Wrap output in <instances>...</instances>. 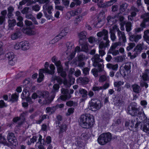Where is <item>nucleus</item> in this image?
I'll use <instances>...</instances> for the list:
<instances>
[{
	"instance_id": "nucleus-1",
	"label": "nucleus",
	"mask_w": 149,
	"mask_h": 149,
	"mask_svg": "<svg viewBox=\"0 0 149 149\" xmlns=\"http://www.w3.org/2000/svg\"><path fill=\"white\" fill-rule=\"evenodd\" d=\"M49 63L47 62H45L44 65V68L41 69L39 70V77L37 79L38 82L40 83L43 81L44 77L43 73H47L48 74H54L55 67L52 64L50 65L49 67L50 70L49 69Z\"/></svg>"
},
{
	"instance_id": "nucleus-2",
	"label": "nucleus",
	"mask_w": 149,
	"mask_h": 149,
	"mask_svg": "<svg viewBox=\"0 0 149 149\" xmlns=\"http://www.w3.org/2000/svg\"><path fill=\"white\" fill-rule=\"evenodd\" d=\"M74 71V68L70 69L68 75L69 79V81H67L65 79L63 81L60 77L55 76H53L52 78V81H56L59 84H61L62 83H63L64 85L67 87H69L71 85L73 84L74 82L75 79L72 76V75Z\"/></svg>"
},
{
	"instance_id": "nucleus-3",
	"label": "nucleus",
	"mask_w": 149,
	"mask_h": 149,
	"mask_svg": "<svg viewBox=\"0 0 149 149\" xmlns=\"http://www.w3.org/2000/svg\"><path fill=\"white\" fill-rule=\"evenodd\" d=\"M94 121L93 116L89 114H86L81 116L80 123L82 127L88 128L93 125Z\"/></svg>"
},
{
	"instance_id": "nucleus-4",
	"label": "nucleus",
	"mask_w": 149,
	"mask_h": 149,
	"mask_svg": "<svg viewBox=\"0 0 149 149\" xmlns=\"http://www.w3.org/2000/svg\"><path fill=\"white\" fill-rule=\"evenodd\" d=\"M7 139L10 143L9 144L7 143L5 137L2 136V135L0 134V143L3 144L4 145H13L16 146L17 145V141L13 133H9L8 135Z\"/></svg>"
},
{
	"instance_id": "nucleus-5",
	"label": "nucleus",
	"mask_w": 149,
	"mask_h": 149,
	"mask_svg": "<svg viewBox=\"0 0 149 149\" xmlns=\"http://www.w3.org/2000/svg\"><path fill=\"white\" fill-rule=\"evenodd\" d=\"M52 61L57 67L58 73L60 74L63 78H65L66 76V74L65 71L63 69L61 61H57V58L56 56H54L52 58Z\"/></svg>"
},
{
	"instance_id": "nucleus-6",
	"label": "nucleus",
	"mask_w": 149,
	"mask_h": 149,
	"mask_svg": "<svg viewBox=\"0 0 149 149\" xmlns=\"http://www.w3.org/2000/svg\"><path fill=\"white\" fill-rule=\"evenodd\" d=\"M111 135L110 133L108 132L101 134L98 137L97 141L101 145L105 144L108 141L111 140Z\"/></svg>"
},
{
	"instance_id": "nucleus-7",
	"label": "nucleus",
	"mask_w": 149,
	"mask_h": 149,
	"mask_svg": "<svg viewBox=\"0 0 149 149\" xmlns=\"http://www.w3.org/2000/svg\"><path fill=\"white\" fill-rule=\"evenodd\" d=\"M101 107L100 102L97 100L92 99L89 102L88 108L93 111H95L100 109Z\"/></svg>"
},
{
	"instance_id": "nucleus-8",
	"label": "nucleus",
	"mask_w": 149,
	"mask_h": 149,
	"mask_svg": "<svg viewBox=\"0 0 149 149\" xmlns=\"http://www.w3.org/2000/svg\"><path fill=\"white\" fill-rule=\"evenodd\" d=\"M136 103H132L131 104L127 109L128 113L132 116H136L141 114L143 115L144 113L142 110H141V113L140 114L138 112V111L136 108Z\"/></svg>"
},
{
	"instance_id": "nucleus-9",
	"label": "nucleus",
	"mask_w": 149,
	"mask_h": 149,
	"mask_svg": "<svg viewBox=\"0 0 149 149\" xmlns=\"http://www.w3.org/2000/svg\"><path fill=\"white\" fill-rule=\"evenodd\" d=\"M92 60L93 62V65L94 67L98 66L99 70L100 71H102L104 68V65L102 63L100 64L98 63L99 62H102L103 60L99 58V56L98 54L94 55L92 58Z\"/></svg>"
},
{
	"instance_id": "nucleus-10",
	"label": "nucleus",
	"mask_w": 149,
	"mask_h": 149,
	"mask_svg": "<svg viewBox=\"0 0 149 149\" xmlns=\"http://www.w3.org/2000/svg\"><path fill=\"white\" fill-rule=\"evenodd\" d=\"M44 97L45 98H47L49 100V102H51L54 97V95L51 98L49 97V93L47 92H44L42 93L40 91H38L37 93H34L32 95V98L35 99L37 97Z\"/></svg>"
},
{
	"instance_id": "nucleus-11",
	"label": "nucleus",
	"mask_w": 149,
	"mask_h": 149,
	"mask_svg": "<svg viewBox=\"0 0 149 149\" xmlns=\"http://www.w3.org/2000/svg\"><path fill=\"white\" fill-rule=\"evenodd\" d=\"M109 41L108 39V38H103V40L100 43L99 46V52L100 55L102 56H103L105 54V52L102 49L109 47Z\"/></svg>"
},
{
	"instance_id": "nucleus-12",
	"label": "nucleus",
	"mask_w": 149,
	"mask_h": 149,
	"mask_svg": "<svg viewBox=\"0 0 149 149\" xmlns=\"http://www.w3.org/2000/svg\"><path fill=\"white\" fill-rule=\"evenodd\" d=\"M143 18V20L140 25L141 27L137 29L136 31L138 32L143 30V28H146L147 26H149V13H147L144 14Z\"/></svg>"
},
{
	"instance_id": "nucleus-13",
	"label": "nucleus",
	"mask_w": 149,
	"mask_h": 149,
	"mask_svg": "<svg viewBox=\"0 0 149 149\" xmlns=\"http://www.w3.org/2000/svg\"><path fill=\"white\" fill-rule=\"evenodd\" d=\"M130 66L129 64H127L124 68L121 67L120 72L122 76L125 78H127L128 74L130 72Z\"/></svg>"
},
{
	"instance_id": "nucleus-14",
	"label": "nucleus",
	"mask_w": 149,
	"mask_h": 149,
	"mask_svg": "<svg viewBox=\"0 0 149 149\" xmlns=\"http://www.w3.org/2000/svg\"><path fill=\"white\" fill-rule=\"evenodd\" d=\"M73 91V90H70L69 91L70 94L67 89L62 88L61 89V93L63 95L60 97V99L62 100L65 101L68 99L70 98L71 97L70 94H72Z\"/></svg>"
},
{
	"instance_id": "nucleus-15",
	"label": "nucleus",
	"mask_w": 149,
	"mask_h": 149,
	"mask_svg": "<svg viewBox=\"0 0 149 149\" xmlns=\"http://www.w3.org/2000/svg\"><path fill=\"white\" fill-rule=\"evenodd\" d=\"M6 56L8 58L9 65H13L16 63L17 58L13 53H8L6 55Z\"/></svg>"
},
{
	"instance_id": "nucleus-16",
	"label": "nucleus",
	"mask_w": 149,
	"mask_h": 149,
	"mask_svg": "<svg viewBox=\"0 0 149 149\" xmlns=\"http://www.w3.org/2000/svg\"><path fill=\"white\" fill-rule=\"evenodd\" d=\"M30 93L25 88L21 94V97L22 99H26V100L30 104H31L33 102L30 96Z\"/></svg>"
},
{
	"instance_id": "nucleus-17",
	"label": "nucleus",
	"mask_w": 149,
	"mask_h": 149,
	"mask_svg": "<svg viewBox=\"0 0 149 149\" xmlns=\"http://www.w3.org/2000/svg\"><path fill=\"white\" fill-rule=\"evenodd\" d=\"M142 50V46L141 45H138L134 49V51L136 52V54L134 55H132L130 52L128 53L127 56L130 57L131 59H133L136 57L137 54L141 53Z\"/></svg>"
},
{
	"instance_id": "nucleus-18",
	"label": "nucleus",
	"mask_w": 149,
	"mask_h": 149,
	"mask_svg": "<svg viewBox=\"0 0 149 149\" xmlns=\"http://www.w3.org/2000/svg\"><path fill=\"white\" fill-rule=\"evenodd\" d=\"M43 11L44 13H46L47 12L49 15L52 13V11L53 10V6L52 5L47 4H45L43 7Z\"/></svg>"
},
{
	"instance_id": "nucleus-19",
	"label": "nucleus",
	"mask_w": 149,
	"mask_h": 149,
	"mask_svg": "<svg viewBox=\"0 0 149 149\" xmlns=\"http://www.w3.org/2000/svg\"><path fill=\"white\" fill-rule=\"evenodd\" d=\"M21 49L23 51H26L29 50L31 47V45L27 41H22L20 42Z\"/></svg>"
},
{
	"instance_id": "nucleus-20",
	"label": "nucleus",
	"mask_w": 149,
	"mask_h": 149,
	"mask_svg": "<svg viewBox=\"0 0 149 149\" xmlns=\"http://www.w3.org/2000/svg\"><path fill=\"white\" fill-rule=\"evenodd\" d=\"M85 56L84 55L79 56L78 61L72 63V65H76L80 67H82L84 65V63L83 62H80V61L84 59Z\"/></svg>"
},
{
	"instance_id": "nucleus-21",
	"label": "nucleus",
	"mask_w": 149,
	"mask_h": 149,
	"mask_svg": "<svg viewBox=\"0 0 149 149\" xmlns=\"http://www.w3.org/2000/svg\"><path fill=\"white\" fill-rule=\"evenodd\" d=\"M121 45V43L120 42H116L114 43L113 45L111 47L110 49L109 50V52H111V53L114 56H116L119 54V52L118 50H116L113 51L111 52V51L113 50L116 48L118 46L120 45Z\"/></svg>"
},
{
	"instance_id": "nucleus-22",
	"label": "nucleus",
	"mask_w": 149,
	"mask_h": 149,
	"mask_svg": "<svg viewBox=\"0 0 149 149\" xmlns=\"http://www.w3.org/2000/svg\"><path fill=\"white\" fill-rule=\"evenodd\" d=\"M42 136L40 135H39L38 142V143H37V144L39 143L40 144V145H41V144L40 143V142L41 141L42 143V145L43 146L44 145H46V143H47V144H49L51 142V138L50 136H48L47 137L46 141V143H45L44 142V140L43 139H42Z\"/></svg>"
},
{
	"instance_id": "nucleus-23",
	"label": "nucleus",
	"mask_w": 149,
	"mask_h": 149,
	"mask_svg": "<svg viewBox=\"0 0 149 149\" xmlns=\"http://www.w3.org/2000/svg\"><path fill=\"white\" fill-rule=\"evenodd\" d=\"M32 29L29 28L23 27L22 29V31L29 36L34 35L35 34V32L34 31L32 30Z\"/></svg>"
},
{
	"instance_id": "nucleus-24",
	"label": "nucleus",
	"mask_w": 149,
	"mask_h": 149,
	"mask_svg": "<svg viewBox=\"0 0 149 149\" xmlns=\"http://www.w3.org/2000/svg\"><path fill=\"white\" fill-rule=\"evenodd\" d=\"M79 92L82 97V98L81 100V101L83 102L87 98V91L84 89L80 88L79 90Z\"/></svg>"
},
{
	"instance_id": "nucleus-25",
	"label": "nucleus",
	"mask_w": 149,
	"mask_h": 149,
	"mask_svg": "<svg viewBox=\"0 0 149 149\" xmlns=\"http://www.w3.org/2000/svg\"><path fill=\"white\" fill-rule=\"evenodd\" d=\"M108 32L105 29L97 33V35L98 37H108Z\"/></svg>"
},
{
	"instance_id": "nucleus-26",
	"label": "nucleus",
	"mask_w": 149,
	"mask_h": 149,
	"mask_svg": "<svg viewBox=\"0 0 149 149\" xmlns=\"http://www.w3.org/2000/svg\"><path fill=\"white\" fill-rule=\"evenodd\" d=\"M143 130L145 132L149 133V119H147L144 121Z\"/></svg>"
},
{
	"instance_id": "nucleus-27",
	"label": "nucleus",
	"mask_w": 149,
	"mask_h": 149,
	"mask_svg": "<svg viewBox=\"0 0 149 149\" xmlns=\"http://www.w3.org/2000/svg\"><path fill=\"white\" fill-rule=\"evenodd\" d=\"M8 28L10 29H13V27L16 24V20L14 19H8Z\"/></svg>"
},
{
	"instance_id": "nucleus-28",
	"label": "nucleus",
	"mask_w": 149,
	"mask_h": 149,
	"mask_svg": "<svg viewBox=\"0 0 149 149\" xmlns=\"http://www.w3.org/2000/svg\"><path fill=\"white\" fill-rule=\"evenodd\" d=\"M69 31V29L68 28L65 27L63 29H61L60 33L57 35L55 37H57L59 36L63 37L66 36Z\"/></svg>"
},
{
	"instance_id": "nucleus-29",
	"label": "nucleus",
	"mask_w": 149,
	"mask_h": 149,
	"mask_svg": "<svg viewBox=\"0 0 149 149\" xmlns=\"http://www.w3.org/2000/svg\"><path fill=\"white\" fill-rule=\"evenodd\" d=\"M140 77L144 81L149 80V70H146Z\"/></svg>"
},
{
	"instance_id": "nucleus-30",
	"label": "nucleus",
	"mask_w": 149,
	"mask_h": 149,
	"mask_svg": "<svg viewBox=\"0 0 149 149\" xmlns=\"http://www.w3.org/2000/svg\"><path fill=\"white\" fill-rule=\"evenodd\" d=\"M116 30L118 31L119 30L117 26L116 25H114L112 27V29H110V37H115V30Z\"/></svg>"
},
{
	"instance_id": "nucleus-31",
	"label": "nucleus",
	"mask_w": 149,
	"mask_h": 149,
	"mask_svg": "<svg viewBox=\"0 0 149 149\" xmlns=\"http://www.w3.org/2000/svg\"><path fill=\"white\" fill-rule=\"evenodd\" d=\"M107 25L111 26L113 24L116 22V19L115 18L110 16L107 17Z\"/></svg>"
},
{
	"instance_id": "nucleus-32",
	"label": "nucleus",
	"mask_w": 149,
	"mask_h": 149,
	"mask_svg": "<svg viewBox=\"0 0 149 149\" xmlns=\"http://www.w3.org/2000/svg\"><path fill=\"white\" fill-rule=\"evenodd\" d=\"M104 16L101 18H98V22L96 24L97 27L100 28L104 24Z\"/></svg>"
},
{
	"instance_id": "nucleus-33",
	"label": "nucleus",
	"mask_w": 149,
	"mask_h": 149,
	"mask_svg": "<svg viewBox=\"0 0 149 149\" xmlns=\"http://www.w3.org/2000/svg\"><path fill=\"white\" fill-rule=\"evenodd\" d=\"M89 81V79L86 77H80L77 80V81L78 83H81L84 84H86Z\"/></svg>"
},
{
	"instance_id": "nucleus-34",
	"label": "nucleus",
	"mask_w": 149,
	"mask_h": 149,
	"mask_svg": "<svg viewBox=\"0 0 149 149\" xmlns=\"http://www.w3.org/2000/svg\"><path fill=\"white\" fill-rule=\"evenodd\" d=\"M107 67L109 69L116 71L118 68V65L117 64L113 65L111 63H108L107 65Z\"/></svg>"
},
{
	"instance_id": "nucleus-35",
	"label": "nucleus",
	"mask_w": 149,
	"mask_h": 149,
	"mask_svg": "<svg viewBox=\"0 0 149 149\" xmlns=\"http://www.w3.org/2000/svg\"><path fill=\"white\" fill-rule=\"evenodd\" d=\"M24 23L26 26L27 28H29L31 29H33L34 26L33 25L32 22L28 20H25L24 21Z\"/></svg>"
},
{
	"instance_id": "nucleus-36",
	"label": "nucleus",
	"mask_w": 149,
	"mask_h": 149,
	"mask_svg": "<svg viewBox=\"0 0 149 149\" xmlns=\"http://www.w3.org/2000/svg\"><path fill=\"white\" fill-rule=\"evenodd\" d=\"M60 86L59 84H55L53 86L52 92L53 93H55L58 92L59 91Z\"/></svg>"
},
{
	"instance_id": "nucleus-37",
	"label": "nucleus",
	"mask_w": 149,
	"mask_h": 149,
	"mask_svg": "<svg viewBox=\"0 0 149 149\" xmlns=\"http://www.w3.org/2000/svg\"><path fill=\"white\" fill-rule=\"evenodd\" d=\"M76 15V12L72 10L68 13L67 14V19H70L72 16Z\"/></svg>"
},
{
	"instance_id": "nucleus-38",
	"label": "nucleus",
	"mask_w": 149,
	"mask_h": 149,
	"mask_svg": "<svg viewBox=\"0 0 149 149\" xmlns=\"http://www.w3.org/2000/svg\"><path fill=\"white\" fill-rule=\"evenodd\" d=\"M19 97V94L17 93H15L11 95L10 101L13 102L17 101L18 100Z\"/></svg>"
},
{
	"instance_id": "nucleus-39",
	"label": "nucleus",
	"mask_w": 149,
	"mask_h": 149,
	"mask_svg": "<svg viewBox=\"0 0 149 149\" xmlns=\"http://www.w3.org/2000/svg\"><path fill=\"white\" fill-rule=\"evenodd\" d=\"M124 83L122 81H120L119 82H115L114 83V86L118 88L117 89L118 91H120L121 89V88L120 87V86L123 85Z\"/></svg>"
},
{
	"instance_id": "nucleus-40",
	"label": "nucleus",
	"mask_w": 149,
	"mask_h": 149,
	"mask_svg": "<svg viewBox=\"0 0 149 149\" xmlns=\"http://www.w3.org/2000/svg\"><path fill=\"white\" fill-rule=\"evenodd\" d=\"M82 17L81 16H78L75 18L74 21V23L76 25H78L82 20Z\"/></svg>"
},
{
	"instance_id": "nucleus-41",
	"label": "nucleus",
	"mask_w": 149,
	"mask_h": 149,
	"mask_svg": "<svg viewBox=\"0 0 149 149\" xmlns=\"http://www.w3.org/2000/svg\"><path fill=\"white\" fill-rule=\"evenodd\" d=\"M125 25L126 30L127 32L130 31L131 30L132 23L130 22H127L125 23Z\"/></svg>"
},
{
	"instance_id": "nucleus-42",
	"label": "nucleus",
	"mask_w": 149,
	"mask_h": 149,
	"mask_svg": "<svg viewBox=\"0 0 149 149\" xmlns=\"http://www.w3.org/2000/svg\"><path fill=\"white\" fill-rule=\"evenodd\" d=\"M24 113L23 114H22L20 118H19L18 117H16L14 118L13 119V121L14 122H16L17 121H18L19 122L22 121L24 120V118L23 116V115H24Z\"/></svg>"
},
{
	"instance_id": "nucleus-43",
	"label": "nucleus",
	"mask_w": 149,
	"mask_h": 149,
	"mask_svg": "<svg viewBox=\"0 0 149 149\" xmlns=\"http://www.w3.org/2000/svg\"><path fill=\"white\" fill-rule=\"evenodd\" d=\"M131 9L132 11L131 12V15L133 17H135L136 15V12L138 11V9L134 6L131 8Z\"/></svg>"
},
{
	"instance_id": "nucleus-44",
	"label": "nucleus",
	"mask_w": 149,
	"mask_h": 149,
	"mask_svg": "<svg viewBox=\"0 0 149 149\" xmlns=\"http://www.w3.org/2000/svg\"><path fill=\"white\" fill-rule=\"evenodd\" d=\"M132 87L133 91L136 93H139L140 90V87L136 84L132 86Z\"/></svg>"
},
{
	"instance_id": "nucleus-45",
	"label": "nucleus",
	"mask_w": 149,
	"mask_h": 149,
	"mask_svg": "<svg viewBox=\"0 0 149 149\" xmlns=\"http://www.w3.org/2000/svg\"><path fill=\"white\" fill-rule=\"evenodd\" d=\"M128 6V4L126 3L122 4L120 6V10L122 12L124 11L127 8Z\"/></svg>"
},
{
	"instance_id": "nucleus-46",
	"label": "nucleus",
	"mask_w": 149,
	"mask_h": 149,
	"mask_svg": "<svg viewBox=\"0 0 149 149\" xmlns=\"http://www.w3.org/2000/svg\"><path fill=\"white\" fill-rule=\"evenodd\" d=\"M39 134L38 135H35V136H34L33 137L30 139V141L31 142H28V144L29 145H30L31 143H34V142L36 141L37 139V136L38 137H39Z\"/></svg>"
},
{
	"instance_id": "nucleus-47",
	"label": "nucleus",
	"mask_w": 149,
	"mask_h": 149,
	"mask_svg": "<svg viewBox=\"0 0 149 149\" xmlns=\"http://www.w3.org/2000/svg\"><path fill=\"white\" fill-rule=\"evenodd\" d=\"M55 110V108L53 107L50 108V107H47L46 109V112L48 113L49 114H51L54 113Z\"/></svg>"
},
{
	"instance_id": "nucleus-48",
	"label": "nucleus",
	"mask_w": 149,
	"mask_h": 149,
	"mask_svg": "<svg viewBox=\"0 0 149 149\" xmlns=\"http://www.w3.org/2000/svg\"><path fill=\"white\" fill-rule=\"evenodd\" d=\"M87 35V32L84 31H82L78 33V36L79 37H86Z\"/></svg>"
},
{
	"instance_id": "nucleus-49",
	"label": "nucleus",
	"mask_w": 149,
	"mask_h": 149,
	"mask_svg": "<svg viewBox=\"0 0 149 149\" xmlns=\"http://www.w3.org/2000/svg\"><path fill=\"white\" fill-rule=\"evenodd\" d=\"M74 109L73 108H70L68 109V111L66 113L67 116H69L73 113L74 112Z\"/></svg>"
},
{
	"instance_id": "nucleus-50",
	"label": "nucleus",
	"mask_w": 149,
	"mask_h": 149,
	"mask_svg": "<svg viewBox=\"0 0 149 149\" xmlns=\"http://www.w3.org/2000/svg\"><path fill=\"white\" fill-rule=\"evenodd\" d=\"M97 5L99 7L101 8L107 7L106 5V3H104L103 0H101L100 1L97 3Z\"/></svg>"
},
{
	"instance_id": "nucleus-51",
	"label": "nucleus",
	"mask_w": 149,
	"mask_h": 149,
	"mask_svg": "<svg viewBox=\"0 0 149 149\" xmlns=\"http://www.w3.org/2000/svg\"><path fill=\"white\" fill-rule=\"evenodd\" d=\"M32 9L33 10L38 12L40 10V7L38 5H35L32 6Z\"/></svg>"
},
{
	"instance_id": "nucleus-52",
	"label": "nucleus",
	"mask_w": 149,
	"mask_h": 149,
	"mask_svg": "<svg viewBox=\"0 0 149 149\" xmlns=\"http://www.w3.org/2000/svg\"><path fill=\"white\" fill-rule=\"evenodd\" d=\"M117 1V0H111L106 2V5L107 6V7L110 6L116 2Z\"/></svg>"
},
{
	"instance_id": "nucleus-53",
	"label": "nucleus",
	"mask_w": 149,
	"mask_h": 149,
	"mask_svg": "<svg viewBox=\"0 0 149 149\" xmlns=\"http://www.w3.org/2000/svg\"><path fill=\"white\" fill-rule=\"evenodd\" d=\"M66 128L67 126L65 125L64 124L60 128V131L59 132V134L65 131L66 130Z\"/></svg>"
},
{
	"instance_id": "nucleus-54",
	"label": "nucleus",
	"mask_w": 149,
	"mask_h": 149,
	"mask_svg": "<svg viewBox=\"0 0 149 149\" xmlns=\"http://www.w3.org/2000/svg\"><path fill=\"white\" fill-rule=\"evenodd\" d=\"M29 8L25 7L22 10L21 13L24 14H27L29 11Z\"/></svg>"
},
{
	"instance_id": "nucleus-55",
	"label": "nucleus",
	"mask_w": 149,
	"mask_h": 149,
	"mask_svg": "<svg viewBox=\"0 0 149 149\" xmlns=\"http://www.w3.org/2000/svg\"><path fill=\"white\" fill-rule=\"evenodd\" d=\"M66 104L68 106L71 107L77 105V104L75 103H74V102L72 101H69L67 102Z\"/></svg>"
},
{
	"instance_id": "nucleus-56",
	"label": "nucleus",
	"mask_w": 149,
	"mask_h": 149,
	"mask_svg": "<svg viewBox=\"0 0 149 149\" xmlns=\"http://www.w3.org/2000/svg\"><path fill=\"white\" fill-rule=\"evenodd\" d=\"M81 48L82 51L85 52H87L88 51V47L86 44L82 45L81 46Z\"/></svg>"
},
{
	"instance_id": "nucleus-57",
	"label": "nucleus",
	"mask_w": 149,
	"mask_h": 149,
	"mask_svg": "<svg viewBox=\"0 0 149 149\" xmlns=\"http://www.w3.org/2000/svg\"><path fill=\"white\" fill-rule=\"evenodd\" d=\"M135 45L134 43H130L129 44V46L127 47V51H129L135 46Z\"/></svg>"
},
{
	"instance_id": "nucleus-58",
	"label": "nucleus",
	"mask_w": 149,
	"mask_h": 149,
	"mask_svg": "<svg viewBox=\"0 0 149 149\" xmlns=\"http://www.w3.org/2000/svg\"><path fill=\"white\" fill-rule=\"evenodd\" d=\"M21 33L20 32L16 31L12 35V37H18L20 36Z\"/></svg>"
},
{
	"instance_id": "nucleus-59",
	"label": "nucleus",
	"mask_w": 149,
	"mask_h": 149,
	"mask_svg": "<svg viewBox=\"0 0 149 149\" xmlns=\"http://www.w3.org/2000/svg\"><path fill=\"white\" fill-rule=\"evenodd\" d=\"M6 17L3 16H0V25H1L4 23L6 21Z\"/></svg>"
},
{
	"instance_id": "nucleus-60",
	"label": "nucleus",
	"mask_w": 149,
	"mask_h": 149,
	"mask_svg": "<svg viewBox=\"0 0 149 149\" xmlns=\"http://www.w3.org/2000/svg\"><path fill=\"white\" fill-rule=\"evenodd\" d=\"M14 48L16 49H21L20 42L16 43L14 45Z\"/></svg>"
},
{
	"instance_id": "nucleus-61",
	"label": "nucleus",
	"mask_w": 149,
	"mask_h": 149,
	"mask_svg": "<svg viewBox=\"0 0 149 149\" xmlns=\"http://www.w3.org/2000/svg\"><path fill=\"white\" fill-rule=\"evenodd\" d=\"M118 34L119 37H125L124 33L120 30L118 31Z\"/></svg>"
},
{
	"instance_id": "nucleus-62",
	"label": "nucleus",
	"mask_w": 149,
	"mask_h": 149,
	"mask_svg": "<svg viewBox=\"0 0 149 149\" xmlns=\"http://www.w3.org/2000/svg\"><path fill=\"white\" fill-rule=\"evenodd\" d=\"M115 60L117 62H121L123 61V58L121 56H119L115 58Z\"/></svg>"
},
{
	"instance_id": "nucleus-63",
	"label": "nucleus",
	"mask_w": 149,
	"mask_h": 149,
	"mask_svg": "<svg viewBox=\"0 0 149 149\" xmlns=\"http://www.w3.org/2000/svg\"><path fill=\"white\" fill-rule=\"evenodd\" d=\"M25 17L27 19H29L31 20L34 17L32 14L30 13L26 14Z\"/></svg>"
},
{
	"instance_id": "nucleus-64",
	"label": "nucleus",
	"mask_w": 149,
	"mask_h": 149,
	"mask_svg": "<svg viewBox=\"0 0 149 149\" xmlns=\"http://www.w3.org/2000/svg\"><path fill=\"white\" fill-rule=\"evenodd\" d=\"M89 69L88 68H85L83 69V71L85 75H87L88 74Z\"/></svg>"
}]
</instances>
